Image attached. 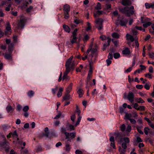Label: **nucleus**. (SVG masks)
<instances>
[{
    "label": "nucleus",
    "instance_id": "obj_1",
    "mask_svg": "<svg viewBox=\"0 0 154 154\" xmlns=\"http://www.w3.org/2000/svg\"><path fill=\"white\" fill-rule=\"evenodd\" d=\"M120 10L122 12L128 17H130L133 15L135 11L134 7L133 6H131L130 7H126L122 8L120 9Z\"/></svg>",
    "mask_w": 154,
    "mask_h": 154
},
{
    "label": "nucleus",
    "instance_id": "obj_2",
    "mask_svg": "<svg viewBox=\"0 0 154 154\" xmlns=\"http://www.w3.org/2000/svg\"><path fill=\"white\" fill-rule=\"evenodd\" d=\"M103 20L101 18H97L95 20V27L99 30L102 29L103 28Z\"/></svg>",
    "mask_w": 154,
    "mask_h": 154
},
{
    "label": "nucleus",
    "instance_id": "obj_3",
    "mask_svg": "<svg viewBox=\"0 0 154 154\" xmlns=\"http://www.w3.org/2000/svg\"><path fill=\"white\" fill-rule=\"evenodd\" d=\"M124 142L122 144V148L126 149L127 148V144L130 142V140L128 138L125 137L123 138Z\"/></svg>",
    "mask_w": 154,
    "mask_h": 154
},
{
    "label": "nucleus",
    "instance_id": "obj_4",
    "mask_svg": "<svg viewBox=\"0 0 154 154\" xmlns=\"http://www.w3.org/2000/svg\"><path fill=\"white\" fill-rule=\"evenodd\" d=\"M134 95L133 93L130 91L128 93V94L127 98L128 100L131 103H132L134 101Z\"/></svg>",
    "mask_w": 154,
    "mask_h": 154
},
{
    "label": "nucleus",
    "instance_id": "obj_5",
    "mask_svg": "<svg viewBox=\"0 0 154 154\" xmlns=\"http://www.w3.org/2000/svg\"><path fill=\"white\" fill-rule=\"evenodd\" d=\"M115 138L116 140L118 143L123 141V138H122V134L120 133L116 134Z\"/></svg>",
    "mask_w": 154,
    "mask_h": 154
},
{
    "label": "nucleus",
    "instance_id": "obj_6",
    "mask_svg": "<svg viewBox=\"0 0 154 154\" xmlns=\"http://www.w3.org/2000/svg\"><path fill=\"white\" fill-rule=\"evenodd\" d=\"M26 20L24 18H21L19 22L17 23L19 27L23 28L24 26Z\"/></svg>",
    "mask_w": 154,
    "mask_h": 154
},
{
    "label": "nucleus",
    "instance_id": "obj_7",
    "mask_svg": "<svg viewBox=\"0 0 154 154\" xmlns=\"http://www.w3.org/2000/svg\"><path fill=\"white\" fill-rule=\"evenodd\" d=\"M3 55L4 56L5 58L6 59L11 60H12V55L11 53L8 54L6 53L5 54H3Z\"/></svg>",
    "mask_w": 154,
    "mask_h": 154
},
{
    "label": "nucleus",
    "instance_id": "obj_8",
    "mask_svg": "<svg viewBox=\"0 0 154 154\" xmlns=\"http://www.w3.org/2000/svg\"><path fill=\"white\" fill-rule=\"evenodd\" d=\"M121 3L124 6H129L131 4V2L130 0H122Z\"/></svg>",
    "mask_w": 154,
    "mask_h": 154
},
{
    "label": "nucleus",
    "instance_id": "obj_9",
    "mask_svg": "<svg viewBox=\"0 0 154 154\" xmlns=\"http://www.w3.org/2000/svg\"><path fill=\"white\" fill-rule=\"evenodd\" d=\"M6 31L5 32V33L6 34H8V33L11 34V28L9 23H8L7 24V26L6 28Z\"/></svg>",
    "mask_w": 154,
    "mask_h": 154
},
{
    "label": "nucleus",
    "instance_id": "obj_10",
    "mask_svg": "<svg viewBox=\"0 0 154 154\" xmlns=\"http://www.w3.org/2000/svg\"><path fill=\"white\" fill-rule=\"evenodd\" d=\"M63 10L64 13H69L70 11V6L68 4H66L63 6Z\"/></svg>",
    "mask_w": 154,
    "mask_h": 154
},
{
    "label": "nucleus",
    "instance_id": "obj_11",
    "mask_svg": "<svg viewBox=\"0 0 154 154\" xmlns=\"http://www.w3.org/2000/svg\"><path fill=\"white\" fill-rule=\"evenodd\" d=\"M122 53L124 55H129L131 54V51L128 48H126L122 51Z\"/></svg>",
    "mask_w": 154,
    "mask_h": 154
},
{
    "label": "nucleus",
    "instance_id": "obj_12",
    "mask_svg": "<svg viewBox=\"0 0 154 154\" xmlns=\"http://www.w3.org/2000/svg\"><path fill=\"white\" fill-rule=\"evenodd\" d=\"M126 39L128 40H130L131 42H133L134 40V37L129 34L127 33L126 36Z\"/></svg>",
    "mask_w": 154,
    "mask_h": 154
},
{
    "label": "nucleus",
    "instance_id": "obj_13",
    "mask_svg": "<svg viewBox=\"0 0 154 154\" xmlns=\"http://www.w3.org/2000/svg\"><path fill=\"white\" fill-rule=\"evenodd\" d=\"M8 145H9V143L7 141H5L3 142H0V147L2 148H5Z\"/></svg>",
    "mask_w": 154,
    "mask_h": 154
},
{
    "label": "nucleus",
    "instance_id": "obj_14",
    "mask_svg": "<svg viewBox=\"0 0 154 154\" xmlns=\"http://www.w3.org/2000/svg\"><path fill=\"white\" fill-rule=\"evenodd\" d=\"M73 84L71 83L66 89V93L69 94L70 93L72 90Z\"/></svg>",
    "mask_w": 154,
    "mask_h": 154
},
{
    "label": "nucleus",
    "instance_id": "obj_15",
    "mask_svg": "<svg viewBox=\"0 0 154 154\" xmlns=\"http://www.w3.org/2000/svg\"><path fill=\"white\" fill-rule=\"evenodd\" d=\"M118 21H119L120 25L122 26H126L128 22L127 20H120Z\"/></svg>",
    "mask_w": 154,
    "mask_h": 154
},
{
    "label": "nucleus",
    "instance_id": "obj_16",
    "mask_svg": "<svg viewBox=\"0 0 154 154\" xmlns=\"http://www.w3.org/2000/svg\"><path fill=\"white\" fill-rule=\"evenodd\" d=\"M103 11H102L98 10L96 11H95L94 13V16L95 17H98V16L102 14Z\"/></svg>",
    "mask_w": 154,
    "mask_h": 154
},
{
    "label": "nucleus",
    "instance_id": "obj_17",
    "mask_svg": "<svg viewBox=\"0 0 154 154\" xmlns=\"http://www.w3.org/2000/svg\"><path fill=\"white\" fill-rule=\"evenodd\" d=\"M70 64H71L70 63L66 62L65 65L66 69L65 72L68 74V73L70 72Z\"/></svg>",
    "mask_w": 154,
    "mask_h": 154
},
{
    "label": "nucleus",
    "instance_id": "obj_18",
    "mask_svg": "<svg viewBox=\"0 0 154 154\" xmlns=\"http://www.w3.org/2000/svg\"><path fill=\"white\" fill-rule=\"evenodd\" d=\"M145 6L146 8L147 9H149L150 8H154V3H146L145 4Z\"/></svg>",
    "mask_w": 154,
    "mask_h": 154
},
{
    "label": "nucleus",
    "instance_id": "obj_19",
    "mask_svg": "<svg viewBox=\"0 0 154 154\" xmlns=\"http://www.w3.org/2000/svg\"><path fill=\"white\" fill-rule=\"evenodd\" d=\"M63 90V88L60 87L59 88V91L57 94V96L58 97H60L62 94V92Z\"/></svg>",
    "mask_w": 154,
    "mask_h": 154
},
{
    "label": "nucleus",
    "instance_id": "obj_20",
    "mask_svg": "<svg viewBox=\"0 0 154 154\" xmlns=\"http://www.w3.org/2000/svg\"><path fill=\"white\" fill-rule=\"evenodd\" d=\"M6 109L8 112H11L14 110V109L10 105H8L6 108Z\"/></svg>",
    "mask_w": 154,
    "mask_h": 154
},
{
    "label": "nucleus",
    "instance_id": "obj_21",
    "mask_svg": "<svg viewBox=\"0 0 154 154\" xmlns=\"http://www.w3.org/2000/svg\"><path fill=\"white\" fill-rule=\"evenodd\" d=\"M45 133L43 134V136L48 137L49 134V132L48 127H46L45 128Z\"/></svg>",
    "mask_w": 154,
    "mask_h": 154
},
{
    "label": "nucleus",
    "instance_id": "obj_22",
    "mask_svg": "<svg viewBox=\"0 0 154 154\" xmlns=\"http://www.w3.org/2000/svg\"><path fill=\"white\" fill-rule=\"evenodd\" d=\"M77 93L79 94V97H81L84 94V92L82 89L80 88L77 91Z\"/></svg>",
    "mask_w": 154,
    "mask_h": 154
},
{
    "label": "nucleus",
    "instance_id": "obj_23",
    "mask_svg": "<svg viewBox=\"0 0 154 154\" xmlns=\"http://www.w3.org/2000/svg\"><path fill=\"white\" fill-rule=\"evenodd\" d=\"M152 24V23L151 22L147 21L146 22L144 23L143 24V26L144 28H146L148 26H149L151 25Z\"/></svg>",
    "mask_w": 154,
    "mask_h": 154
},
{
    "label": "nucleus",
    "instance_id": "obj_24",
    "mask_svg": "<svg viewBox=\"0 0 154 154\" xmlns=\"http://www.w3.org/2000/svg\"><path fill=\"white\" fill-rule=\"evenodd\" d=\"M70 95L69 94L66 93L64 96L63 97V100H68L70 99Z\"/></svg>",
    "mask_w": 154,
    "mask_h": 154
},
{
    "label": "nucleus",
    "instance_id": "obj_25",
    "mask_svg": "<svg viewBox=\"0 0 154 154\" xmlns=\"http://www.w3.org/2000/svg\"><path fill=\"white\" fill-rule=\"evenodd\" d=\"M34 94V92L32 90H30L27 93V95L30 98L33 97Z\"/></svg>",
    "mask_w": 154,
    "mask_h": 154
},
{
    "label": "nucleus",
    "instance_id": "obj_26",
    "mask_svg": "<svg viewBox=\"0 0 154 154\" xmlns=\"http://www.w3.org/2000/svg\"><path fill=\"white\" fill-rule=\"evenodd\" d=\"M61 132L63 133H64L66 136V139L68 138V135L69 134V133L66 132V129L65 128H62L61 130Z\"/></svg>",
    "mask_w": 154,
    "mask_h": 154
},
{
    "label": "nucleus",
    "instance_id": "obj_27",
    "mask_svg": "<svg viewBox=\"0 0 154 154\" xmlns=\"http://www.w3.org/2000/svg\"><path fill=\"white\" fill-rule=\"evenodd\" d=\"M63 28L64 30L68 33H69L70 32V30L69 27L66 25H63Z\"/></svg>",
    "mask_w": 154,
    "mask_h": 154
},
{
    "label": "nucleus",
    "instance_id": "obj_28",
    "mask_svg": "<svg viewBox=\"0 0 154 154\" xmlns=\"http://www.w3.org/2000/svg\"><path fill=\"white\" fill-rule=\"evenodd\" d=\"M112 36L113 38H119L120 37V35L116 32H113L112 35Z\"/></svg>",
    "mask_w": 154,
    "mask_h": 154
},
{
    "label": "nucleus",
    "instance_id": "obj_29",
    "mask_svg": "<svg viewBox=\"0 0 154 154\" xmlns=\"http://www.w3.org/2000/svg\"><path fill=\"white\" fill-rule=\"evenodd\" d=\"M94 56V55L92 54H91V55H90L88 56V58L89 60V62L90 65H91V63H92L93 62V57Z\"/></svg>",
    "mask_w": 154,
    "mask_h": 154
},
{
    "label": "nucleus",
    "instance_id": "obj_30",
    "mask_svg": "<svg viewBox=\"0 0 154 154\" xmlns=\"http://www.w3.org/2000/svg\"><path fill=\"white\" fill-rule=\"evenodd\" d=\"M97 49L96 48H93L91 50V54L95 56L96 57L97 56Z\"/></svg>",
    "mask_w": 154,
    "mask_h": 154
},
{
    "label": "nucleus",
    "instance_id": "obj_31",
    "mask_svg": "<svg viewBox=\"0 0 154 154\" xmlns=\"http://www.w3.org/2000/svg\"><path fill=\"white\" fill-rule=\"evenodd\" d=\"M76 132L69 133V134L68 135V138L67 139H69V136H70L72 139L74 138L76 136Z\"/></svg>",
    "mask_w": 154,
    "mask_h": 154
},
{
    "label": "nucleus",
    "instance_id": "obj_32",
    "mask_svg": "<svg viewBox=\"0 0 154 154\" xmlns=\"http://www.w3.org/2000/svg\"><path fill=\"white\" fill-rule=\"evenodd\" d=\"M126 149H122L120 147H119V151L120 154H125L126 152Z\"/></svg>",
    "mask_w": 154,
    "mask_h": 154
},
{
    "label": "nucleus",
    "instance_id": "obj_33",
    "mask_svg": "<svg viewBox=\"0 0 154 154\" xmlns=\"http://www.w3.org/2000/svg\"><path fill=\"white\" fill-rule=\"evenodd\" d=\"M71 148V147H70L69 144H68L67 143H66L65 150L66 151L69 152L70 151Z\"/></svg>",
    "mask_w": 154,
    "mask_h": 154
},
{
    "label": "nucleus",
    "instance_id": "obj_34",
    "mask_svg": "<svg viewBox=\"0 0 154 154\" xmlns=\"http://www.w3.org/2000/svg\"><path fill=\"white\" fill-rule=\"evenodd\" d=\"M149 19L148 18H144L143 17H141V22L142 23H144L147 21H149Z\"/></svg>",
    "mask_w": 154,
    "mask_h": 154
},
{
    "label": "nucleus",
    "instance_id": "obj_35",
    "mask_svg": "<svg viewBox=\"0 0 154 154\" xmlns=\"http://www.w3.org/2000/svg\"><path fill=\"white\" fill-rule=\"evenodd\" d=\"M132 117L131 114L130 113L128 114V113H126L125 116V119L130 120L131 119V117Z\"/></svg>",
    "mask_w": 154,
    "mask_h": 154
},
{
    "label": "nucleus",
    "instance_id": "obj_36",
    "mask_svg": "<svg viewBox=\"0 0 154 154\" xmlns=\"http://www.w3.org/2000/svg\"><path fill=\"white\" fill-rule=\"evenodd\" d=\"M72 39H70L71 43L73 44L77 42V40L78 38L77 37H72Z\"/></svg>",
    "mask_w": 154,
    "mask_h": 154
},
{
    "label": "nucleus",
    "instance_id": "obj_37",
    "mask_svg": "<svg viewBox=\"0 0 154 154\" xmlns=\"http://www.w3.org/2000/svg\"><path fill=\"white\" fill-rule=\"evenodd\" d=\"M78 29H74L72 33V37H77Z\"/></svg>",
    "mask_w": 154,
    "mask_h": 154
},
{
    "label": "nucleus",
    "instance_id": "obj_38",
    "mask_svg": "<svg viewBox=\"0 0 154 154\" xmlns=\"http://www.w3.org/2000/svg\"><path fill=\"white\" fill-rule=\"evenodd\" d=\"M79 118L78 119V120L77 121L76 124L74 125L75 127H76L79 124V122H80V121L82 119V117L80 115L78 116Z\"/></svg>",
    "mask_w": 154,
    "mask_h": 154
},
{
    "label": "nucleus",
    "instance_id": "obj_39",
    "mask_svg": "<svg viewBox=\"0 0 154 154\" xmlns=\"http://www.w3.org/2000/svg\"><path fill=\"white\" fill-rule=\"evenodd\" d=\"M95 9L97 10H100L102 8L101 5L99 2H97L96 6L95 8Z\"/></svg>",
    "mask_w": 154,
    "mask_h": 154
},
{
    "label": "nucleus",
    "instance_id": "obj_40",
    "mask_svg": "<svg viewBox=\"0 0 154 154\" xmlns=\"http://www.w3.org/2000/svg\"><path fill=\"white\" fill-rule=\"evenodd\" d=\"M11 135H12L13 137L16 138L17 139V141L19 140V139L17 137L18 135L17 134V132L16 131H14V133H12Z\"/></svg>",
    "mask_w": 154,
    "mask_h": 154
},
{
    "label": "nucleus",
    "instance_id": "obj_41",
    "mask_svg": "<svg viewBox=\"0 0 154 154\" xmlns=\"http://www.w3.org/2000/svg\"><path fill=\"white\" fill-rule=\"evenodd\" d=\"M14 47V44L12 43H11L8 45V50L9 51H11L13 50Z\"/></svg>",
    "mask_w": 154,
    "mask_h": 154
},
{
    "label": "nucleus",
    "instance_id": "obj_42",
    "mask_svg": "<svg viewBox=\"0 0 154 154\" xmlns=\"http://www.w3.org/2000/svg\"><path fill=\"white\" fill-rule=\"evenodd\" d=\"M76 118V116L75 114H73L70 117L71 120L72 121V124L73 125L74 124L75 120Z\"/></svg>",
    "mask_w": 154,
    "mask_h": 154
},
{
    "label": "nucleus",
    "instance_id": "obj_43",
    "mask_svg": "<svg viewBox=\"0 0 154 154\" xmlns=\"http://www.w3.org/2000/svg\"><path fill=\"white\" fill-rule=\"evenodd\" d=\"M58 88V87L57 86H55V88H52V93L54 94L56 93L57 91V90Z\"/></svg>",
    "mask_w": 154,
    "mask_h": 154
},
{
    "label": "nucleus",
    "instance_id": "obj_44",
    "mask_svg": "<svg viewBox=\"0 0 154 154\" xmlns=\"http://www.w3.org/2000/svg\"><path fill=\"white\" fill-rule=\"evenodd\" d=\"M89 38V36L88 35H86L84 36V38L83 39V40L85 42L88 40Z\"/></svg>",
    "mask_w": 154,
    "mask_h": 154
},
{
    "label": "nucleus",
    "instance_id": "obj_45",
    "mask_svg": "<svg viewBox=\"0 0 154 154\" xmlns=\"http://www.w3.org/2000/svg\"><path fill=\"white\" fill-rule=\"evenodd\" d=\"M61 112L60 111L58 112V114L55 116L54 119H58L61 116Z\"/></svg>",
    "mask_w": 154,
    "mask_h": 154
},
{
    "label": "nucleus",
    "instance_id": "obj_46",
    "mask_svg": "<svg viewBox=\"0 0 154 154\" xmlns=\"http://www.w3.org/2000/svg\"><path fill=\"white\" fill-rule=\"evenodd\" d=\"M2 128L4 130H6L10 128V126L8 125H2Z\"/></svg>",
    "mask_w": 154,
    "mask_h": 154
},
{
    "label": "nucleus",
    "instance_id": "obj_47",
    "mask_svg": "<svg viewBox=\"0 0 154 154\" xmlns=\"http://www.w3.org/2000/svg\"><path fill=\"white\" fill-rule=\"evenodd\" d=\"M114 57L115 59H117L119 58L120 55V54L118 53H115L114 54Z\"/></svg>",
    "mask_w": 154,
    "mask_h": 154
},
{
    "label": "nucleus",
    "instance_id": "obj_48",
    "mask_svg": "<svg viewBox=\"0 0 154 154\" xmlns=\"http://www.w3.org/2000/svg\"><path fill=\"white\" fill-rule=\"evenodd\" d=\"M135 29L138 30H143L144 32L145 31V29H143L141 26H136L135 27Z\"/></svg>",
    "mask_w": 154,
    "mask_h": 154
},
{
    "label": "nucleus",
    "instance_id": "obj_49",
    "mask_svg": "<svg viewBox=\"0 0 154 154\" xmlns=\"http://www.w3.org/2000/svg\"><path fill=\"white\" fill-rule=\"evenodd\" d=\"M92 72V70L91 69L89 71L88 73V77L89 78V79H90L91 78Z\"/></svg>",
    "mask_w": 154,
    "mask_h": 154
},
{
    "label": "nucleus",
    "instance_id": "obj_50",
    "mask_svg": "<svg viewBox=\"0 0 154 154\" xmlns=\"http://www.w3.org/2000/svg\"><path fill=\"white\" fill-rule=\"evenodd\" d=\"M131 130V127L130 125H128L127 126L126 130V131L127 132H130Z\"/></svg>",
    "mask_w": 154,
    "mask_h": 154
},
{
    "label": "nucleus",
    "instance_id": "obj_51",
    "mask_svg": "<svg viewBox=\"0 0 154 154\" xmlns=\"http://www.w3.org/2000/svg\"><path fill=\"white\" fill-rule=\"evenodd\" d=\"M20 151L21 154H27L28 153V151L27 149L20 150Z\"/></svg>",
    "mask_w": 154,
    "mask_h": 154
},
{
    "label": "nucleus",
    "instance_id": "obj_52",
    "mask_svg": "<svg viewBox=\"0 0 154 154\" xmlns=\"http://www.w3.org/2000/svg\"><path fill=\"white\" fill-rule=\"evenodd\" d=\"M131 31L134 35H136L138 34V32L134 29H131Z\"/></svg>",
    "mask_w": 154,
    "mask_h": 154
},
{
    "label": "nucleus",
    "instance_id": "obj_53",
    "mask_svg": "<svg viewBox=\"0 0 154 154\" xmlns=\"http://www.w3.org/2000/svg\"><path fill=\"white\" fill-rule=\"evenodd\" d=\"M149 130V128L147 127H145L144 128V133L146 135H147L148 134V131Z\"/></svg>",
    "mask_w": 154,
    "mask_h": 154
},
{
    "label": "nucleus",
    "instance_id": "obj_54",
    "mask_svg": "<svg viewBox=\"0 0 154 154\" xmlns=\"http://www.w3.org/2000/svg\"><path fill=\"white\" fill-rule=\"evenodd\" d=\"M137 99V102L138 103H143L144 102V101L141 98H139Z\"/></svg>",
    "mask_w": 154,
    "mask_h": 154
},
{
    "label": "nucleus",
    "instance_id": "obj_55",
    "mask_svg": "<svg viewBox=\"0 0 154 154\" xmlns=\"http://www.w3.org/2000/svg\"><path fill=\"white\" fill-rule=\"evenodd\" d=\"M42 151V148L40 146H38L36 149V152H39Z\"/></svg>",
    "mask_w": 154,
    "mask_h": 154
},
{
    "label": "nucleus",
    "instance_id": "obj_56",
    "mask_svg": "<svg viewBox=\"0 0 154 154\" xmlns=\"http://www.w3.org/2000/svg\"><path fill=\"white\" fill-rule=\"evenodd\" d=\"M68 74V73L65 72H64V75L62 78L63 80L66 79H68V77H67Z\"/></svg>",
    "mask_w": 154,
    "mask_h": 154
},
{
    "label": "nucleus",
    "instance_id": "obj_57",
    "mask_svg": "<svg viewBox=\"0 0 154 154\" xmlns=\"http://www.w3.org/2000/svg\"><path fill=\"white\" fill-rule=\"evenodd\" d=\"M136 128L139 133L142 134H143V131L140 129V127L137 126Z\"/></svg>",
    "mask_w": 154,
    "mask_h": 154
},
{
    "label": "nucleus",
    "instance_id": "obj_58",
    "mask_svg": "<svg viewBox=\"0 0 154 154\" xmlns=\"http://www.w3.org/2000/svg\"><path fill=\"white\" fill-rule=\"evenodd\" d=\"M29 109V107L28 106H25L23 109V111L24 112H27Z\"/></svg>",
    "mask_w": 154,
    "mask_h": 154
},
{
    "label": "nucleus",
    "instance_id": "obj_59",
    "mask_svg": "<svg viewBox=\"0 0 154 154\" xmlns=\"http://www.w3.org/2000/svg\"><path fill=\"white\" fill-rule=\"evenodd\" d=\"M144 75L146 77H147L148 78H149L150 79H151L152 78L151 74L149 73H148L145 74Z\"/></svg>",
    "mask_w": 154,
    "mask_h": 154
},
{
    "label": "nucleus",
    "instance_id": "obj_60",
    "mask_svg": "<svg viewBox=\"0 0 154 154\" xmlns=\"http://www.w3.org/2000/svg\"><path fill=\"white\" fill-rule=\"evenodd\" d=\"M125 124H123L122 125L121 127V129L122 131H124L125 130Z\"/></svg>",
    "mask_w": 154,
    "mask_h": 154
},
{
    "label": "nucleus",
    "instance_id": "obj_61",
    "mask_svg": "<svg viewBox=\"0 0 154 154\" xmlns=\"http://www.w3.org/2000/svg\"><path fill=\"white\" fill-rule=\"evenodd\" d=\"M108 59L112 60L113 58V55L112 53H109L108 56Z\"/></svg>",
    "mask_w": 154,
    "mask_h": 154
},
{
    "label": "nucleus",
    "instance_id": "obj_62",
    "mask_svg": "<svg viewBox=\"0 0 154 154\" xmlns=\"http://www.w3.org/2000/svg\"><path fill=\"white\" fill-rule=\"evenodd\" d=\"M64 17L65 19H68L69 17V13H64Z\"/></svg>",
    "mask_w": 154,
    "mask_h": 154
},
{
    "label": "nucleus",
    "instance_id": "obj_63",
    "mask_svg": "<svg viewBox=\"0 0 154 154\" xmlns=\"http://www.w3.org/2000/svg\"><path fill=\"white\" fill-rule=\"evenodd\" d=\"M76 154H82L83 152L79 149H77L75 151Z\"/></svg>",
    "mask_w": 154,
    "mask_h": 154
},
{
    "label": "nucleus",
    "instance_id": "obj_64",
    "mask_svg": "<svg viewBox=\"0 0 154 154\" xmlns=\"http://www.w3.org/2000/svg\"><path fill=\"white\" fill-rule=\"evenodd\" d=\"M149 55L150 58L152 59L154 58V53H149Z\"/></svg>",
    "mask_w": 154,
    "mask_h": 154
}]
</instances>
